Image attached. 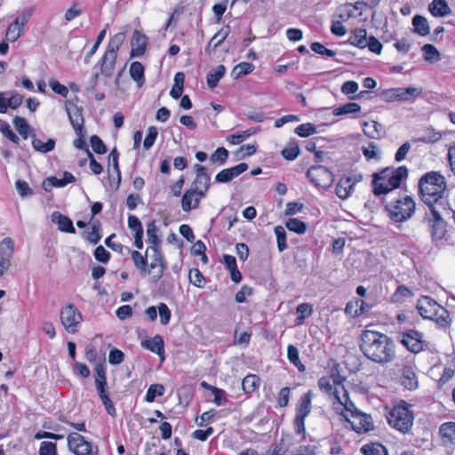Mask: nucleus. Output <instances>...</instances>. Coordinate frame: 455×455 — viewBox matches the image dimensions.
I'll return each instance as SVG.
<instances>
[{
    "label": "nucleus",
    "mask_w": 455,
    "mask_h": 455,
    "mask_svg": "<svg viewBox=\"0 0 455 455\" xmlns=\"http://www.w3.org/2000/svg\"><path fill=\"white\" fill-rule=\"evenodd\" d=\"M360 349L371 361L385 364L395 358V346L394 341L386 334L366 329L360 336Z\"/></svg>",
    "instance_id": "f257e3e1"
},
{
    "label": "nucleus",
    "mask_w": 455,
    "mask_h": 455,
    "mask_svg": "<svg viewBox=\"0 0 455 455\" xmlns=\"http://www.w3.org/2000/svg\"><path fill=\"white\" fill-rule=\"evenodd\" d=\"M338 393V403L333 405V410L337 414L344 417L352 429L358 434L367 433L374 428L373 420L371 415L358 410L354 403L349 399L347 389L339 388Z\"/></svg>",
    "instance_id": "f03ea898"
},
{
    "label": "nucleus",
    "mask_w": 455,
    "mask_h": 455,
    "mask_svg": "<svg viewBox=\"0 0 455 455\" xmlns=\"http://www.w3.org/2000/svg\"><path fill=\"white\" fill-rule=\"evenodd\" d=\"M408 177L405 166L386 167L372 175V191L375 196L387 195L395 188Z\"/></svg>",
    "instance_id": "7ed1b4c3"
},
{
    "label": "nucleus",
    "mask_w": 455,
    "mask_h": 455,
    "mask_svg": "<svg viewBox=\"0 0 455 455\" xmlns=\"http://www.w3.org/2000/svg\"><path fill=\"white\" fill-rule=\"evenodd\" d=\"M390 219L395 222H403L410 219L415 212V203L409 196L400 197L386 205Z\"/></svg>",
    "instance_id": "20e7f679"
},
{
    "label": "nucleus",
    "mask_w": 455,
    "mask_h": 455,
    "mask_svg": "<svg viewBox=\"0 0 455 455\" xmlns=\"http://www.w3.org/2000/svg\"><path fill=\"white\" fill-rule=\"evenodd\" d=\"M389 426L395 430L406 434L413 424V415L409 408L404 404L394 407L387 416Z\"/></svg>",
    "instance_id": "39448f33"
},
{
    "label": "nucleus",
    "mask_w": 455,
    "mask_h": 455,
    "mask_svg": "<svg viewBox=\"0 0 455 455\" xmlns=\"http://www.w3.org/2000/svg\"><path fill=\"white\" fill-rule=\"evenodd\" d=\"M312 397V392L308 391L300 396L296 405V415L293 420V428L295 433L301 436V441L306 440L307 431L305 427V419L311 412Z\"/></svg>",
    "instance_id": "423d86ee"
},
{
    "label": "nucleus",
    "mask_w": 455,
    "mask_h": 455,
    "mask_svg": "<svg viewBox=\"0 0 455 455\" xmlns=\"http://www.w3.org/2000/svg\"><path fill=\"white\" fill-rule=\"evenodd\" d=\"M60 323L68 333H76L83 322V315L74 304H68L60 312Z\"/></svg>",
    "instance_id": "0eeeda50"
},
{
    "label": "nucleus",
    "mask_w": 455,
    "mask_h": 455,
    "mask_svg": "<svg viewBox=\"0 0 455 455\" xmlns=\"http://www.w3.org/2000/svg\"><path fill=\"white\" fill-rule=\"evenodd\" d=\"M147 253L150 258L149 270L148 273L151 274V280L154 283L158 282L167 267V263L164 260V253L159 248H148Z\"/></svg>",
    "instance_id": "6e6552de"
},
{
    "label": "nucleus",
    "mask_w": 455,
    "mask_h": 455,
    "mask_svg": "<svg viewBox=\"0 0 455 455\" xmlns=\"http://www.w3.org/2000/svg\"><path fill=\"white\" fill-rule=\"evenodd\" d=\"M446 190V181L444 177L437 172H428V206L433 202L436 204L441 200Z\"/></svg>",
    "instance_id": "1a4fd4ad"
},
{
    "label": "nucleus",
    "mask_w": 455,
    "mask_h": 455,
    "mask_svg": "<svg viewBox=\"0 0 455 455\" xmlns=\"http://www.w3.org/2000/svg\"><path fill=\"white\" fill-rule=\"evenodd\" d=\"M421 93V90L417 87H396L390 88L382 92V98L388 102L400 100L409 101L416 99Z\"/></svg>",
    "instance_id": "9d476101"
},
{
    "label": "nucleus",
    "mask_w": 455,
    "mask_h": 455,
    "mask_svg": "<svg viewBox=\"0 0 455 455\" xmlns=\"http://www.w3.org/2000/svg\"><path fill=\"white\" fill-rule=\"evenodd\" d=\"M310 182L317 188H328L333 182L332 173L322 165L311 166L307 172Z\"/></svg>",
    "instance_id": "9b49d317"
},
{
    "label": "nucleus",
    "mask_w": 455,
    "mask_h": 455,
    "mask_svg": "<svg viewBox=\"0 0 455 455\" xmlns=\"http://www.w3.org/2000/svg\"><path fill=\"white\" fill-rule=\"evenodd\" d=\"M429 207L435 219L431 227V235L433 239L438 240L443 238L446 232V224L442 218L441 209L443 212H447V209L442 202H440L438 204H431Z\"/></svg>",
    "instance_id": "f8f14e48"
},
{
    "label": "nucleus",
    "mask_w": 455,
    "mask_h": 455,
    "mask_svg": "<svg viewBox=\"0 0 455 455\" xmlns=\"http://www.w3.org/2000/svg\"><path fill=\"white\" fill-rule=\"evenodd\" d=\"M428 320L434 322L438 327L443 328L450 324L451 319L448 311L428 298Z\"/></svg>",
    "instance_id": "ddd939ff"
},
{
    "label": "nucleus",
    "mask_w": 455,
    "mask_h": 455,
    "mask_svg": "<svg viewBox=\"0 0 455 455\" xmlns=\"http://www.w3.org/2000/svg\"><path fill=\"white\" fill-rule=\"evenodd\" d=\"M361 180V175H359L358 178L355 176L341 178L339 180L335 189L337 196L342 200L347 199L352 195L355 183Z\"/></svg>",
    "instance_id": "4468645a"
},
{
    "label": "nucleus",
    "mask_w": 455,
    "mask_h": 455,
    "mask_svg": "<svg viewBox=\"0 0 455 455\" xmlns=\"http://www.w3.org/2000/svg\"><path fill=\"white\" fill-rule=\"evenodd\" d=\"M206 195L195 190L193 188L188 189L181 199V208L185 212H189L192 210L197 209L200 205L201 200Z\"/></svg>",
    "instance_id": "2eb2a0df"
},
{
    "label": "nucleus",
    "mask_w": 455,
    "mask_h": 455,
    "mask_svg": "<svg viewBox=\"0 0 455 455\" xmlns=\"http://www.w3.org/2000/svg\"><path fill=\"white\" fill-rule=\"evenodd\" d=\"M194 167L196 172V176L192 183L191 188L206 195L210 188L211 178L208 175L204 166L196 164Z\"/></svg>",
    "instance_id": "dca6fc26"
},
{
    "label": "nucleus",
    "mask_w": 455,
    "mask_h": 455,
    "mask_svg": "<svg viewBox=\"0 0 455 455\" xmlns=\"http://www.w3.org/2000/svg\"><path fill=\"white\" fill-rule=\"evenodd\" d=\"M318 387L322 392H324L329 396L332 398V406L335 403H338V393L339 388L346 389L340 381L338 379H333V383H331V379L329 377H322L318 380Z\"/></svg>",
    "instance_id": "f3484780"
},
{
    "label": "nucleus",
    "mask_w": 455,
    "mask_h": 455,
    "mask_svg": "<svg viewBox=\"0 0 455 455\" xmlns=\"http://www.w3.org/2000/svg\"><path fill=\"white\" fill-rule=\"evenodd\" d=\"M401 343L412 353H418L423 349V341L421 335L415 331H409L403 333Z\"/></svg>",
    "instance_id": "a211bd4d"
},
{
    "label": "nucleus",
    "mask_w": 455,
    "mask_h": 455,
    "mask_svg": "<svg viewBox=\"0 0 455 455\" xmlns=\"http://www.w3.org/2000/svg\"><path fill=\"white\" fill-rule=\"evenodd\" d=\"M248 169V164L241 163L235 166L220 171L215 177V180L219 183H227L233 179L238 177Z\"/></svg>",
    "instance_id": "6ab92c4d"
},
{
    "label": "nucleus",
    "mask_w": 455,
    "mask_h": 455,
    "mask_svg": "<svg viewBox=\"0 0 455 455\" xmlns=\"http://www.w3.org/2000/svg\"><path fill=\"white\" fill-rule=\"evenodd\" d=\"M66 110L74 130L77 135L81 136L84 125V118L82 116L81 108H79L75 104H67Z\"/></svg>",
    "instance_id": "aec40b11"
},
{
    "label": "nucleus",
    "mask_w": 455,
    "mask_h": 455,
    "mask_svg": "<svg viewBox=\"0 0 455 455\" xmlns=\"http://www.w3.org/2000/svg\"><path fill=\"white\" fill-rule=\"evenodd\" d=\"M141 347L156 354L160 357L161 362L164 361V342L160 335L142 340Z\"/></svg>",
    "instance_id": "412c9836"
},
{
    "label": "nucleus",
    "mask_w": 455,
    "mask_h": 455,
    "mask_svg": "<svg viewBox=\"0 0 455 455\" xmlns=\"http://www.w3.org/2000/svg\"><path fill=\"white\" fill-rule=\"evenodd\" d=\"M28 18L25 15L17 17L14 21L10 24L6 30V39L12 43L17 41L21 36L25 25L28 23Z\"/></svg>",
    "instance_id": "4be33fe9"
},
{
    "label": "nucleus",
    "mask_w": 455,
    "mask_h": 455,
    "mask_svg": "<svg viewBox=\"0 0 455 455\" xmlns=\"http://www.w3.org/2000/svg\"><path fill=\"white\" fill-rule=\"evenodd\" d=\"M362 14V8L360 3L345 4L337 8L336 15L341 21H347L350 18H355Z\"/></svg>",
    "instance_id": "5701e85b"
},
{
    "label": "nucleus",
    "mask_w": 455,
    "mask_h": 455,
    "mask_svg": "<svg viewBox=\"0 0 455 455\" xmlns=\"http://www.w3.org/2000/svg\"><path fill=\"white\" fill-rule=\"evenodd\" d=\"M147 45V37L140 31L135 30L132 39V57L142 56L145 52Z\"/></svg>",
    "instance_id": "b1692460"
},
{
    "label": "nucleus",
    "mask_w": 455,
    "mask_h": 455,
    "mask_svg": "<svg viewBox=\"0 0 455 455\" xmlns=\"http://www.w3.org/2000/svg\"><path fill=\"white\" fill-rule=\"evenodd\" d=\"M52 221L58 225L59 230L66 233H76L72 220L59 212H54L51 216Z\"/></svg>",
    "instance_id": "393cba45"
},
{
    "label": "nucleus",
    "mask_w": 455,
    "mask_h": 455,
    "mask_svg": "<svg viewBox=\"0 0 455 455\" xmlns=\"http://www.w3.org/2000/svg\"><path fill=\"white\" fill-rule=\"evenodd\" d=\"M159 228L155 220L150 221L147 225V243L148 248H159L161 247L162 240L158 235Z\"/></svg>",
    "instance_id": "a878e982"
},
{
    "label": "nucleus",
    "mask_w": 455,
    "mask_h": 455,
    "mask_svg": "<svg viewBox=\"0 0 455 455\" xmlns=\"http://www.w3.org/2000/svg\"><path fill=\"white\" fill-rule=\"evenodd\" d=\"M367 38L366 29L356 28L351 32L348 43L360 49H364L367 46Z\"/></svg>",
    "instance_id": "bb28decb"
},
{
    "label": "nucleus",
    "mask_w": 455,
    "mask_h": 455,
    "mask_svg": "<svg viewBox=\"0 0 455 455\" xmlns=\"http://www.w3.org/2000/svg\"><path fill=\"white\" fill-rule=\"evenodd\" d=\"M117 58V54L114 52H106L101 59V73L106 76H111Z\"/></svg>",
    "instance_id": "cd10ccee"
},
{
    "label": "nucleus",
    "mask_w": 455,
    "mask_h": 455,
    "mask_svg": "<svg viewBox=\"0 0 455 455\" xmlns=\"http://www.w3.org/2000/svg\"><path fill=\"white\" fill-rule=\"evenodd\" d=\"M360 451L363 455H388L387 448L379 442H369L363 444Z\"/></svg>",
    "instance_id": "c85d7f7f"
},
{
    "label": "nucleus",
    "mask_w": 455,
    "mask_h": 455,
    "mask_svg": "<svg viewBox=\"0 0 455 455\" xmlns=\"http://www.w3.org/2000/svg\"><path fill=\"white\" fill-rule=\"evenodd\" d=\"M428 11L435 17H443L451 13V8L445 0H434L428 6Z\"/></svg>",
    "instance_id": "c756f323"
},
{
    "label": "nucleus",
    "mask_w": 455,
    "mask_h": 455,
    "mask_svg": "<svg viewBox=\"0 0 455 455\" xmlns=\"http://www.w3.org/2000/svg\"><path fill=\"white\" fill-rule=\"evenodd\" d=\"M131 253L132 259L134 263V266L140 270V274L145 275L148 274V253H145L142 255L138 251H129Z\"/></svg>",
    "instance_id": "7c9ffc66"
},
{
    "label": "nucleus",
    "mask_w": 455,
    "mask_h": 455,
    "mask_svg": "<svg viewBox=\"0 0 455 455\" xmlns=\"http://www.w3.org/2000/svg\"><path fill=\"white\" fill-rule=\"evenodd\" d=\"M226 73V68L223 65H219L214 68L213 70L210 71L207 74V85L209 88L213 89L215 88L220 80L224 76Z\"/></svg>",
    "instance_id": "2f4dec72"
},
{
    "label": "nucleus",
    "mask_w": 455,
    "mask_h": 455,
    "mask_svg": "<svg viewBox=\"0 0 455 455\" xmlns=\"http://www.w3.org/2000/svg\"><path fill=\"white\" fill-rule=\"evenodd\" d=\"M363 126L364 134L369 138L379 139L383 134L381 124L376 121L365 122Z\"/></svg>",
    "instance_id": "473e14b6"
},
{
    "label": "nucleus",
    "mask_w": 455,
    "mask_h": 455,
    "mask_svg": "<svg viewBox=\"0 0 455 455\" xmlns=\"http://www.w3.org/2000/svg\"><path fill=\"white\" fill-rule=\"evenodd\" d=\"M231 31L230 26L226 25L222 27L210 40L209 42V48H212V50H215L217 47H219L229 36Z\"/></svg>",
    "instance_id": "72a5a7b5"
},
{
    "label": "nucleus",
    "mask_w": 455,
    "mask_h": 455,
    "mask_svg": "<svg viewBox=\"0 0 455 455\" xmlns=\"http://www.w3.org/2000/svg\"><path fill=\"white\" fill-rule=\"evenodd\" d=\"M259 131V128H250L241 132L234 133L227 137V141L232 145H239L252 134Z\"/></svg>",
    "instance_id": "f704fd0d"
},
{
    "label": "nucleus",
    "mask_w": 455,
    "mask_h": 455,
    "mask_svg": "<svg viewBox=\"0 0 455 455\" xmlns=\"http://www.w3.org/2000/svg\"><path fill=\"white\" fill-rule=\"evenodd\" d=\"M76 181V178L74 175L68 172H63L62 176L60 178L59 177H49L47 179V182L52 187L56 188H63L67 186L69 183H74Z\"/></svg>",
    "instance_id": "c9c22d12"
},
{
    "label": "nucleus",
    "mask_w": 455,
    "mask_h": 455,
    "mask_svg": "<svg viewBox=\"0 0 455 455\" xmlns=\"http://www.w3.org/2000/svg\"><path fill=\"white\" fill-rule=\"evenodd\" d=\"M441 437L455 445V422H445L439 428Z\"/></svg>",
    "instance_id": "e433bc0d"
},
{
    "label": "nucleus",
    "mask_w": 455,
    "mask_h": 455,
    "mask_svg": "<svg viewBox=\"0 0 455 455\" xmlns=\"http://www.w3.org/2000/svg\"><path fill=\"white\" fill-rule=\"evenodd\" d=\"M118 152L113 149L109 154V161L113 164V168L116 173V180L110 181V187L113 190H117L121 183V172L118 165Z\"/></svg>",
    "instance_id": "4c0bfd02"
},
{
    "label": "nucleus",
    "mask_w": 455,
    "mask_h": 455,
    "mask_svg": "<svg viewBox=\"0 0 455 455\" xmlns=\"http://www.w3.org/2000/svg\"><path fill=\"white\" fill-rule=\"evenodd\" d=\"M130 75L138 83L139 87H141L145 82L143 65L139 61L132 62L130 67Z\"/></svg>",
    "instance_id": "58836bf2"
},
{
    "label": "nucleus",
    "mask_w": 455,
    "mask_h": 455,
    "mask_svg": "<svg viewBox=\"0 0 455 455\" xmlns=\"http://www.w3.org/2000/svg\"><path fill=\"white\" fill-rule=\"evenodd\" d=\"M287 357L291 363L297 367V369L303 372L306 370L305 365L300 362L298 348L293 345H289L287 347Z\"/></svg>",
    "instance_id": "ea45409f"
},
{
    "label": "nucleus",
    "mask_w": 455,
    "mask_h": 455,
    "mask_svg": "<svg viewBox=\"0 0 455 455\" xmlns=\"http://www.w3.org/2000/svg\"><path fill=\"white\" fill-rule=\"evenodd\" d=\"M363 304V300L359 299L349 301L345 307L346 315L353 318L360 316L363 314V309H360L359 307Z\"/></svg>",
    "instance_id": "a19ab883"
},
{
    "label": "nucleus",
    "mask_w": 455,
    "mask_h": 455,
    "mask_svg": "<svg viewBox=\"0 0 455 455\" xmlns=\"http://www.w3.org/2000/svg\"><path fill=\"white\" fill-rule=\"evenodd\" d=\"M253 64L243 61L233 68L231 75L235 79H237L241 76L251 74L253 71Z\"/></svg>",
    "instance_id": "79ce46f5"
},
{
    "label": "nucleus",
    "mask_w": 455,
    "mask_h": 455,
    "mask_svg": "<svg viewBox=\"0 0 455 455\" xmlns=\"http://www.w3.org/2000/svg\"><path fill=\"white\" fill-rule=\"evenodd\" d=\"M32 146L36 151L44 154L54 149L55 140L53 139H49L46 142H44L37 138H34L32 140Z\"/></svg>",
    "instance_id": "37998d69"
},
{
    "label": "nucleus",
    "mask_w": 455,
    "mask_h": 455,
    "mask_svg": "<svg viewBox=\"0 0 455 455\" xmlns=\"http://www.w3.org/2000/svg\"><path fill=\"white\" fill-rule=\"evenodd\" d=\"M68 446L70 451L76 453L82 444L86 441L85 438L78 433H71L67 437Z\"/></svg>",
    "instance_id": "c03bdc74"
},
{
    "label": "nucleus",
    "mask_w": 455,
    "mask_h": 455,
    "mask_svg": "<svg viewBox=\"0 0 455 455\" xmlns=\"http://www.w3.org/2000/svg\"><path fill=\"white\" fill-rule=\"evenodd\" d=\"M361 110L359 104L355 102L346 103L340 107L335 108L332 111L334 116L356 114Z\"/></svg>",
    "instance_id": "a18cd8bd"
},
{
    "label": "nucleus",
    "mask_w": 455,
    "mask_h": 455,
    "mask_svg": "<svg viewBox=\"0 0 455 455\" xmlns=\"http://www.w3.org/2000/svg\"><path fill=\"white\" fill-rule=\"evenodd\" d=\"M259 386V379L254 374L247 375L242 382V387L246 394L254 392Z\"/></svg>",
    "instance_id": "49530a36"
},
{
    "label": "nucleus",
    "mask_w": 455,
    "mask_h": 455,
    "mask_svg": "<svg viewBox=\"0 0 455 455\" xmlns=\"http://www.w3.org/2000/svg\"><path fill=\"white\" fill-rule=\"evenodd\" d=\"M285 227L294 233L302 235L307 231V225L297 218H291L285 222Z\"/></svg>",
    "instance_id": "de8ad7c7"
},
{
    "label": "nucleus",
    "mask_w": 455,
    "mask_h": 455,
    "mask_svg": "<svg viewBox=\"0 0 455 455\" xmlns=\"http://www.w3.org/2000/svg\"><path fill=\"white\" fill-rule=\"evenodd\" d=\"M228 157V151L223 148H218L210 156V161L212 164H216L218 165H223L226 164Z\"/></svg>",
    "instance_id": "09e8293b"
},
{
    "label": "nucleus",
    "mask_w": 455,
    "mask_h": 455,
    "mask_svg": "<svg viewBox=\"0 0 455 455\" xmlns=\"http://www.w3.org/2000/svg\"><path fill=\"white\" fill-rule=\"evenodd\" d=\"M412 32L419 36H427V19L420 15H416L412 19Z\"/></svg>",
    "instance_id": "8fccbe9b"
},
{
    "label": "nucleus",
    "mask_w": 455,
    "mask_h": 455,
    "mask_svg": "<svg viewBox=\"0 0 455 455\" xmlns=\"http://www.w3.org/2000/svg\"><path fill=\"white\" fill-rule=\"evenodd\" d=\"M164 393V387L162 384H153L148 387L145 400L148 403H152L155 401L156 397L162 396Z\"/></svg>",
    "instance_id": "3c124183"
},
{
    "label": "nucleus",
    "mask_w": 455,
    "mask_h": 455,
    "mask_svg": "<svg viewBox=\"0 0 455 455\" xmlns=\"http://www.w3.org/2000/svg\"><path fill=\"white\" fill-rule=\"evenodd\" d=\"M297 313L300 314L296 318V323L298 325L302 324L304 323V320L310 316L313 313V307L308 303H301L297 307Z\"/></svg>",
    "instance_id": "603ef678"
},
{
    "label": "nucleus",
    "mask_w": 455,
    "mask_h": 455,
    "mask_svg": "<svg viewBox=\"0 0 455 455\" xmlns=\"http://www.w3.org/2000/svg\"><path fill=\"white\" fill-rule=\"evenodd\" d=\"M299 148L296 142H291L286 148L282 150L283 158L289 161L295 160L299 155Z\"/></svg>",
    "instance_id": "864d4df0"
},
{
    "label": "nucleus",
    "mask_w": 455,
    "mask_h": 455,
    "mask_svg": "<svg viewBox=\"0 0 455 455\" xmlns=\"http://www.w3.org/2000/svg\"><path fill=\"white\" fill-rule=\"evenodd\" d=\"M125 38L124 33H117L110 40L108 45V49L106 52H114L117 54V52L124 43Z\"/></svg>",
    "instance_id": "5fc2aeb1"
},
{
    "label": "nucleus",
    "mask_w": 455,
    "mask_h": 455,
    "mask_svg": "<svg viewBox=\"0 0 455 455\" xmlns=\"http://www.w3.org/2000/svg\"><path fill=\"white\" fill-rule=\"evenodd\" d=\"M125 38L124 33H117L110 40L108 45V49L106 52H114L117 54V52L124 43Z\"/></svg>",
    "instance_id": "6e6d98bb"
},
{
    "label": "nucleus",
    "mask_w": 455,
    "mask_h": 455,
    "mask_svg": "<svg viewBox=\"0 0 455 455\" xmlns=\"http://www.w3.org/2000/svg\"><path fill=\"white\" fill-rule=\"evenodd\" d=\"M275 234L276 235L277 248L279 251H283L287 248L286 243V232L282 226L275 228Z\"/></svg>",
    "instance_id": "4d7b16f0"
},
{
    "label": "nucleus",
    "mask_w": 455,
    "mask_h": 455,
    "mask_svg": "<svg viewBox=\"0 0 455 455\" xmlns=\"http://www.w3.org/2000/svg\"><path fill=\"white\" fill-rule=\"evenodd\" d=\"M295 132L302 138L316 133V127L311 123L302 124L295 129Z\"/></svg>",
    "instance_id": "13d9d810"
},
{
    "label": "nucleus",
    "mask_w": 455,
    "mask_h": 455,
    "mask_svg": "<svg viewBox=\"0 0 455 455\" xmlns=\"http://www.w3.org/2000/svg\"><path fill=\"white\" fill-rule=\"evenodd\" d=\"M157 135L158 131L156 127L150 126L148 129V133L143 142V147L145 150H148L155 144Z\"/></svg>",
    "instance_id": "bf43d9fd"
},
{
    "label": "nucleus",
    "mask_w": 455,
    "mask_h": 455,
    "mask_svg": "<svg viewBox=\"0 0 455 455\" xmlns=\"http://www.w3.org/2000/svg\"><path fill=\"white\" fill-rule=\"evenodd\" d=\"M13 251H14V243L11 238H9V237L4 238L0 243L1 256L11 258L12 256Z\"/></svg>",
    "instance_id": "052dcab7"
},
{
    "label": "nucleus",
    "mask_w": 455,
    "mask_h": 455,
    "mask_svg": "<svg viewBox=\"0 0 455 455\" xmlns=\"http://www.w3.org/2000/svg\"><path fill=\"white\" fill-rule=\"evenodd\" d=\"M189 282L198 288H203L204 285V277L197 268H193L189 272Z\"/></svg>",
    "instance_id": "680f3d73"
},
{
    "label": "nucleus",
    "mask_w": 455,
    "mask_h": 455,
    "mask_svg": "<svg viewBox=\"0 0 455 455\" xmlns=\"http://www.w3.org/2000/svg\"><path fill=\"white\" fill-rule=\"evenodd\" d=\"M15 188L17 189V192L22 198H26L33 195L32 188L24 180H18L15 183Z\"/></svg>",
    "instance_id": "e2e57ef3"
},
{
    "label": "nucleus",
    "mask_w": 455,
    "mask_h": 455,
    "mask_svg": "<svg viewBox=\"0 0 455 455\" xmlns=\"http://www.w3.org/2000/svg\"><path fill=\"white\" fill-rule=\"evenodd\" d=\"M38 453L39 455H58L57 445L52 442H42Z\"/></svg>",
    "instance_id": "0e129e2a"
},
{
    "label": "nucleus",
    "mask_w": 455,
    "mask_h": 455,
    "mask_svg": "<svg viewBox=\"0 0 455 455\" xmlns=\"http://www.w3.org/2000/svg\"><path fill=\"white\" fill-rule=\"evenodd\" d=\"M14 125L18 132L24 137V139H27L28 132L29 130V126L27 124L25 118L16 116L13 120Z\"/></svg>",
    "instance_id": "69168bd1"
},
{
    "label": "nucleus",
    "mask_w": 455,
    "mask_h": 455,
    "mask_svg": "<svg viewBox=\"0 0 455 455\" xmlns=\"http://www.w3.org/2000/svg\"><path fill=\"white\" fill-rule=\"evenodd\" d=\"M363 153L368 161L372 159H380L378 147L374 143H370L368 147H363Z\"/></svg>",
    "instance_id": "338daca9"
},
{
    "label": "nucleus",
    "mask_w": 455,
    "mask_h": 455,
    "mask_svg": "<svg viewBox=\"0 0 455 455\" xmlns=\"http://www.w3.org/2000/svg\"><path fill=\"white\" fill-rule=\"evenodd\" d=\"M97 446H93L90 442L85 441L79 450L75 453L76 455H98Z\"/></svg>",
    "instance_id": "774afa93"
}]
</instances>
